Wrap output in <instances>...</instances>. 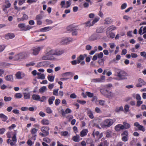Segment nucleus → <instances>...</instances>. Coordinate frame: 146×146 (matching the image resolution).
I'll return each mask as SVG.
<instances>
[{
  "mask_svg": "<svg viewBox=\"0 0 146 146\" xmlns=\"http://www.w3.org/2000/svg\"><path fill=\"white\" fill-rule=\"evenodd\" d=\"M64 53L63 50H57L50 49L47 48L44 52L45 54H48L50 56L52 55H60Z\"/></svg>",
  "mask_w": 146,
  "mask_h": 146,
  "instance_id": "obj_1",
  "label": "nucleus"
},
{
  "mask_svg": "<svg viewBox=\"0 0 146 146\" xmlns=\"http://www.w3.org/2000/svg\"><path fill=\"white\" fill-rule=\"evenodd\" d=\"M115 76L118 77V80H122L123 79H127L126 77L127 76V74L125 71L121 70H117L115 72Z\"/></svg>",
  "mask_w": 146,
  "mask_h": 146,
  "instance_id": "obj_2",
  "label": "nucleus"
},
{
  "mask_svg": "<svg viewBox=\"0 0 146 146\" xmlns=\"http://www.w3.org/2000/svg\"><path fill=\"white\" fill-rule=\"evenodd\" d=\"M100 91L101 94L106 98L111 99L113 97V94L110 91L106 89H101L100 90Z\"/></svg>",
  "mask_w": 146,
  "mask_h": 146,
  "instance_id": "obj_3",
  "label": "nucleus"
},
{
  "mask_svg": "<svg viewBox=\"0 0 146 146\" xmlns=\"http://www.w3.org/2000/svg\"><path fill=\"white\" fill-rule=\"evenodd\" d=\"M115 121L111 119H107L104 121V124L102 126V128H107L110 127L115 122Z\"/></svg>",
  "mask_w": 146,
  "mask_h": 146,
  "instance_id": "obj_4",
  "label": "nucleus"
},
{
  "mask_svg": "<svg viewBox=\"0 0 146 146\" xmlns=\"http://www.w3.org/2000/svg\"><path fill=\"white\" fill-rule=\"evenodd\" d=\"M49 128L47 126H43L41 129L42 133H39V135L42 137H44L48 135L49 134Z\"/></svg>",
  "mask_w": 146,
  "mask_h": 146,
  "instance_id": "obj_5",
  "label": "nucleus"
},
{
  "mask_svg": "<svg viewBox=\"0 0 146 146\" xmlns=\"http://www.w3.org/2000/svg\"><path fill=\"white\" fill-rule=\"evenodd\" d=\"M17 141V139L16 135L15 134L12 137V139H8L7 141V143L8 144H10L11 146H13L15 145Z\"/></svg>",
  "mask_w": 146,
  "mask_h": 146,
  "instance_id": "obj_6",
  "label": "nucleus"
},
{
  "mask_svg": "<svg viewBox=\"0 0 146 146\" xmlns=\"http://www.w3.org/2000/svg\"><path fill=\"white\" fill-rule=\"evenodd\" d=\"M25 53L24 52H21L15 55L14 57V59L15 60L20 61L25 58Z\"/></svg>",
  "mask_w": 146,
  "mask_h": 146,
  "instance_id": "obj_7",
  "label": "nucleus"
},
{
  "mask_svg": "<svg viewBox=\"0 0 146 146\" xmlns=\"http://www.w3.org/2000/svg\"><path fill=\"white\" fill-rule=\"evenodd\" d=\"M42 59L43 60H54L55 58L53 56H50L47 54H45V55L42 57Z\"/></svg>",
  "mask_w": 146,
  "mask_h": 146,
  "instance_id": "obj_8",
  "label": "nucleus"
},
{
  "mask_svg": "<svg viewBox=\"0 0 146 146\" xmlns=\"http://www.w3.org/2000/svg\"><path fill=\"white\" fill-rule=\"evenodd\" d=\"M134 125L137 127L138 129L139 130L143 132H144L145 130V128L143 126L140 125L137 122L135 123Z\"/></svg>",
  "mask_w": 146,
  "mask_h": 146,
  "instance_id": "obj_9",
  "label": "nucleus"
},
{
  "mask_svg": "<svg viewBox=\"0 0 146 146\" xmlns=\"http://www.w3.org/2000/svg\"><path fill=\"white\" fill-rule=\"evenodd\" d=\"M138 81L139 83L136 85L137 87H141L143 86L146 85V83L141 78H139Z\"/></svg>",
  "mask_w": 146,
  "mask_h": 146,
  "instance_id": "obj_10",
  "label": "nucleus"
},
{
  "mask_svg": "<svg viewBox=\"0 0 146 146\" xmlns=\"http://www.w3.org/2000/svg\"><path fill=\"white\" fill-rule=\"evenodd\" d=\"M104 140V138H102L101 139V142L100 143L98 146H108L109 143L107 140Z\"/></svg>",
  "mask_w": 146,
  "mask_h": 146,
  "instance_id": "obj_11",
  "label": "nucleus"
},
{
  "mask_svg": "<svg viewBox=\"0 0 146 146\" xmlns=\"http://www.w3.org/2000/svg\"><path fill=\"white\" fill-rule=\"evenodd\" d=\"M43 48V46L41 47H38L36 48H35L33 49V54L34 55H36Z\"/></svg>",
  "mask_w": 146,
  "mask_h": 146,
  "instance_id": "obj_12",
  "label": "nucleus"
},
{
  "mask_svg": "<svg viewBox=\"0 0 146 146\" xmlns=\"http://www.w3.org/2000/svg\"><path fill=\"white\" fill-rule=\"evenodd\" d=\"M15 37L14 34L11 33H8L5 35V39L9 40L12 39Z\"/></svg>",
  "mask_w": 146,
  "mask_h": 146,
  "instance_id": "obj_13",
  "label": "nucleus"
},
{
  "mask_svg": "<svg viewBox=\"0 0 146 146\" xmlns=\"http://www.w3.org/2000/svg\"><path fill=\"white\" fill-rule=\"evenodd\" d=\"M61 114L62 116L64 117L66 115V113H70L72 112V110L70 108H67L65 111L63 109L61 110Z\"/></svg>",
  "mask_w": 146,
  "mask_h": 146,
  "instance_id": "obj_14",
  "label": "nucleus"
},
{
  "mask_svg": "<svg viewBox=\"0 0 146 146\" xmlns=\"http://www.w3.org/2000/svg\"><path fill=\"white\" fill-rule=\"evenodd\" d=\"M38 130V129H36L35 128H32L30 131L31 134L33 135L32 137L35 138L34 139H35V138L36 136V133Z\"/></svg>",
  "mask_w": 146,
  "mask_h": 146,
  "instance_id": "obj_15",
  "label": "nucleus"
},
{
  "mask_svg": "<svg viewBox=\"0 0 146 146\" xmlns=\"http://www.w3.org/2000/svg\"><path fill=\"white\" fill-rule=\"evenodd\" d=\"M88 132V129H84L80 132V136L82 137H84L87 135Z\"/></svg>",
  "mask_w": 146,
  "mask_h": 146,
  "instance_id": "obj_16",
  "label": "nucleus"
},
{
  "mask_svg": "<svg viewBox=\"0 0 146 146\" xmlns=\"http://www.w3.org/2000/svg\"><path fill=\"white\" fill-rule=\"evenodd\" d=\"M106 35L108 38H113L115 36V34L110 31L108 32V31H106Z\"/></svg>",
  "mask_w": 146,
  "mask_h": 146,
  "instance_id": "obj_17",
  "label": "nucleus"
},
{
  "mask_svg": "<svg viewBox=\"0 0 146 146\" xmlns=\"http://www.w3.org/2000/svg\"><path fill=\"white\" fill-rule=\"evenodd\" d=\"M115 129L116 131H118L121 129H123L124 127L121 124H118L115 126Z\"/></svg>",
  "mask_w": 146,
  "mask_h": 146,
  "instance_id": "obj_18",
  "label": "nucleus"
},
{
  "mask_svg": "<svg viewBox=\"0 0 146 146\" xmlns=\"http://www.w3.org/2000/svg\"><path fill=\"white\" fill-rule=\"evenodd\" d=\"M87 56V55L86 54H84L83 55H80L79 57L77 58V59L80 61V62L81 61L83 60Z\"/></svg>",
  "mask_w": 146,
  "mask_h": 146,
  "instance_id": "obj_19",
  "label": "nucleus"
},
{
  "mask_svg": "<svg viewBox=\"0 0 146 146\" xmlns=\"http://www.w3.org/2000/svg\"><path fill=\"white\" fill-rule=\"evenodd\" d=\"M123 125L124 127V129H128L130 127V125L128 123H127L126 121H124L123 123Z\"/></svg>",
  "mask_w": 146,
  "mask_h": 146,
  "instance_id": "obj_20",
  "label": "nucleus"
},
{
  "mask_svg": "<svg viewBox=\"0 0 146 146\" xmlns=\"http://www.w3.org/2000/svg\"><path fill=\"white\" fill-rule=\"evenodd\" d=\"M0 118L3 121H6L8 119V117L3 113H0Z\"/></svg>",
  "mask_w": 146,
  "mask_h": 146,
  "instance_id": "obj_21",
  "label": "nucleus"
},
{
  "mask_svg": "<svg viewBox=\"0 0 146 146\" xmlns=\"http://www.w3.org/2000/svg\"><path fill=\"white\" fill-rule=\"evenodd\" d=\"M32 98L33 100L36 101H39L40 99V97L39 95L35 94H33L32 96Z\"/></svg>",
  "mask_w": 146,
  "mask_h": 146,
  "instance_id": "obj_22",
  "label": "nucleus"
},
{
  "mask_svg": "<svg viewBox=\"0 0 146 146\" xmlns=\"http://www.w3.org/2000/svg\"><path fill=\"white\" fill-rule=\"evenodd\" d=\"M41 123L43 125H48L50 123V121L48 119H43L41 121Z\"/></svg>",
  "mask_w": 146,
  "mask_h": 146,
  "instance_id": "obj_23",
  "label": "nucleus"
},
{
  "mask_svg": "<svg viewBox=\"0 0 146 146\" xmlns=\"http://www.w3.org/2000/svg\"><path fill=\"white\" fill-rule=\"evenodd\" d=\"M24 96V98L25 99H29L30 98L31 95L30 93L29 92L28 93H23Z\"/></svg>",
  "mask_w": 146,
  "mask_h": 146,
  "instance_id": "obj_24",
  "label": "nucleus"
},
{
  "mask_svg": "<svg viewBox=\"0 0 146 146\" xmlns=\"http://www.w3.org/2000/svg\"><path fill=\"white\" fill-rule=\"evenodd\" d=\"M52 29V27H45L40 29V31L41 32H46Z\"/></svg>",
  "mask_w": 146,
  "mask_h": 146,
  "instance_id": "obj_25",
  "label": "nucleus"
},
{
  "mask_svg": "<svg viewBox=\"0 0 146 146\" xmlns=\"http://www.w3.org/2000/svg\"><path fill=\"white\" fill-rule=\"evenodd\" d=\"M55 99V97L54 96L50 97L48 100V102L49 104L51 105L53 104V101Z\"/></svg>",
  "mask_w": 146,
  "mask_h": 146,
  "instance_id": "obj_26",
  "label": "nucleus"
},
{
  "mask_svg": "<svg viewBox=\"0 0 146 146\" xmlns=\"http://www.w3.org/2000/svg\"><path fill=\"white\" fill-rule=\"evenodd\" d=\"M5 78L7 81H11L13 80V76L12 75H8L6 76Z\"/></svg>",
  "mask_w": 146,
  "mask_h": 146,
  "instance_id": "obj_27",
  "label": "nucleus"
},
{
  "mask_svg": "<svg viewBox=\"0 0 146 146\" xmlns=\"http://www.w3.org/2000/svg\"><path fill=\"white\" fill-rule=\"evenodd\" d=\"M37 74L38 76V77L37 78L38 79H41L42 80H44V79L45 76L44 74H42L38 72Z\"/></svg>",
  "mask_w": 146,
  "mask_h": 146,
  "instance_id": "obj_28",
  "label": "nucleus"
},
{
  "mask_svg": "<svg viewBox=\"0 0 146 146\" xmlns=\"http://www.w3.org/2000/svg\"><path fill=\"white\" fill-rule=\"evenodd\" d=\"M74 74L71 72H66L63 73L62 74V76L63 77L67 76L70 75H71L72 76H73Z\"/></svg>",
  "mask_w": 146,
  "mask_h": 146,
  "instance_id": "obj_29",
  "label": "nucleus"
},
{
  "mask_svg": "<svg viewBox=\"0 0 146 146\" xmlns=\"http://www.w3.org/2000/svg\"><path fill=\"white\" fill-rule=\"evenodd\" d=\"M112 22V21L110 18H107L105 19V24H109Z\"/></svg>",
  "mask_w": 146,
  "mask_h": 146,
  "instance_id": "obj_30",
  "label": "nucleus"
},
{
  "mask_svg": "<svg viewBox=\"0 0 146 146\" xmlns=\"http://www.w3.org/2000/svg\"><path fill=\"white\" fill-rule=\"evenodd\" d=\"M87 115L91 119H93L94 118V116L92 111L90 110H88L87 112Z\"/></svg>",
  "mask_w": 146,
  "mask_h": 146,
  "instance_id": "obj_31",
  "label": "nucleus"
},
{
  "mask_svg": "<svg viewBox=\"0 0 146 146\" xmlns=\"http://www.w3.org/2000/svg\"><path fill=\"white\" fill-rule=\"evenodd\" d=\"M15 76L18 79H21L23 77L21 76V74L20 72H17L15 74Z\"/></svg>",
  "mask_w": 146,
  "mask_h": 146,
  "instance_id": "obj_32",
  "label": "nucleus"
},
{
  "mask_svg": "<svg viewBox=\"0 0 146 146\" xmlns=\"http://www.w3.org/2000/svg\"><path fill=\"white\" fill-rule=\"evenodd\" d=\"M123 108L122 106H120L119 107H116L115 111L116 112H118L120 111H123Z\"/></svg>",
  "mask_w": 146,
  "mask_h": 146,
  "instance_id": "obj_33",
  "label": "nucleus"
},
{
  "mask_svg": "<svg viewBox=\"0 0 146 146\" xmlns=\"http://www.w3.org/2000/svg\"><path fill=\"white\" fill-rule=\"evenodd\" d=\"M111 131L109 130H108L106 133V136L107 137H109L111 135Z\"/></svg>",
  "mask_w": 146,
  "mask_h": 146,
  "instance_id": "obj_34",
  "label": "nucleus"
},
{
  "mask_svg": "<svg viewBox=\"0 0 146 146\" xmlns=\"http://www.w3.org/2000/svg\"><path fill=\"white\" fill-rule=\"evenodd\" d=\"M32 28V27L28 25L27 26H25V28L23 29L21 31H26Z\"/></svg>",
  "mask_w": 146,
  "mask_h": 146,
  "instance_id": "obj_35",
  "label": "nucleus"
},
{
  "mask_svg": "<svg viewBox=\"0 0 146 146\" xmlns=\"http://www.w3.org/2000/svg\"><path fill=\"white\" fill-rule=\"evenodd\" d=\"M116 29V27L115 26H111L108 28L107 31L111 32L113 30H115Z\"/></svg>",
  "mask_w": 146,
  "mask_h": 146,
  "instance_id": "obj_36",
  "label": "nucleus"
},
{
  "mask_svg": "<svg viewBox=\"0 0 146 146\" xmlns=\"http://www.w3.org/2000/svg\"><path fill=\"white\" fill-rule=\"evenodd\" d=\"M69 38H65L64 39L62 42H61L62 44H67L70 40Z\"/></svg>",
  "mask_w": 146,
  "mask_h": 146,
  "instance_id": "obj_37",
  "label": "nucleus"
},
{
  "mask_svg": "<svg viewBox=\"0 0 146 146\" xmlns=\"http://www.w3.org/2000/svg\"><path fill=\"white\" fill-rule=\"evenodd\" d=\"M79 136L78 135L74 136L72 138L73 140L75 142L79 141Z\"/></svg>",
  "mask_w": 146,
  "mask_h": 146,
  "instance_id": "obj_38",
  "label": "nucleus"
},
{
  "mask_svg": "<svg viewBox=\"0 0 146 146\" xmlns=\"http://www.w3.org/2000/svg\"><path fill=\"white\" fill-rule=\"evenodd\" d=\"M46 90V87L45 86H44L39 89V92L40 93H42L45 92Z\"/></svg>",
  "mask_w": 146,
  "mask_h": 146,
  "instance_id": "obj_39",
  "label": "nucleus"
},
{
  "mask_svg": "<svg viewBox=\"0 0 146 146\" xmlns=\"http://www.w3.org/2000/svg\"><path fill=\"white\" fill-rule=\"evenodd\" d=\"M22 97V94L20 93H16L15 95V98L20 99Z\"/></svg>",
  "mask_w": 146,
  "mask_h": 146,
  "instance_id": "obj_40",
  "label": "nucleus"
},
{
  "mask_svg": "<svg viewBox=\"0 0 146 146\" xmlns=\"http://www.w3.org/2000/svg\"><path fill=\"white\" fill-rule=\"evenodd\" d=\"M46 62H39L37 65L38 67L44 66Z\"/></svg>",
  "mask_w": 146,
  "mask_h": 146,
  "instance_id": "obj_41",
  "label": "nucleus"
},
{
  "mask_svg": "<svg viewBox=\"0 0 146 146\" xmlns=\"http://www.w3.org/2000/svg\"><path fill=\"white\" fill-rule=\"evenodd\" d=\"M80 63V61L79 60H74L73 61H72L71 62V64L72 65H75L77 64H79Z\"/></svg>",
  "mask_w": 146,
  "mask_h": 146,
  "instance_id": "obj_42",
  "label": "nucleus"
},
{
  "mask_svg": "<svg viewBox=\"0 0 146 146\" xmlns=\"http://www.w3.org/2000/svg\"><path fill=\"white\" fill-rule=\"evenodd\" d=\"M12 98L11 97L5 96L4 97V100L5 102H9L11 100Z\"/></svg>",
  "mask_w": 146,
  "mask_h": 146,
  "instance_id": "obj_43",
  "label": "nucleus"
},
{
  "mask_svg": "<svg viewBox=\"0 0 146 146\" xmlns=\"http://www.w3.org/2000/svg\"><path fill=\"white\" fill-rule=\"evenodd\" d=\"M48 80L51 82H52L54 81V77L53 76L48 75L47 77Z\"/></svg>",
  "mask_w": 146,
  "mask_h": 146,
  "instance_id": "obj_44",
  "label": "nucleus"
},
{
  "mask_svg": "<svg viewBox=\"0 0 146 146\" xmlns=\"http://www.w3.org/2000/svg\"><path fill=\"white\" fill-rule=\"evenodd\" d=\"M86 94L88 97L90 98H92L94 96V94L93 93H91L89 92H86Z\"/></svg>",
  "mask_w": 146,
  "mask_h": 146,
  "instance_id": "obj_45",
  "label": "nucleus"
},
{
  "mask_svg": "<svg viewBox=\"0 0 146 146\" xmlns=\"http://www.w3.org/2000/svg\"><path fill=\"white\" fill-rule=\"evenodd\" d=\"M95 130H94L92 134L94 138H95V135L96 136H98L100 134L99 132L98 131H96L95 133Z\"/></svg>",
  "mask_w": 146,
  "mask_h": 146,
  "instance_id": "obj_46",
  "label": "nucleus"
},
{
  "mask_svg": "<svg viewBox=\"0 0 146 146\" xmlns=\"http://www.w3.org/2000/svg\"><path fill=\"white\" fill-rule=\"evenodd\" d=\"M104 31V29L101 28L100 27L98 28L96 30V32L97 33H102Z\"/></svg>",
  "mask_w": 146,
  "mask_h": 146,
  "instance_id": "obj_47",
  "label": "nucleus"
},
{
  "mask_svg": "<svg viewBox=\"0 0 146 146\" xmlns=\"http://www.w3.org/2000/svg\"><path fill=\"white\" fill-rule=\"evenodd\" d=\"M67 29L68 31H72L74 29V27H73L72 25H70L68 26Z\"/></svg>",
  "mask_w": 146,
  "mask_h": 146,
  "instance_id": "obj_48",
  "label": "nucleus"
},
{
  "mask_svg": "<svg viewBox=\"0 0 146 146\" xmlns=\"http://www.w3.org/2000/svg\"><path fill=\"white\" fill-rule=\"evenodd\" d=\"M100 19V18L98 17H97L94 19L92 22L93 25L96 22H97Z\"/></svg>",
  "mask_w": 146,
  "mask_h": 146,
  "instance_id": "obj_49",
  "label": "nucleus"
},
{
  "mask_svg": "<svg viewBox=\"0 0 146 146\" xmlns=\"http://www.w3.org/2000/svg\"><path fill=\"white\" fill-rule=\"evenodd\" d=\"M25 23H20L18 24V27L21 29V30L25 28Z\"/></svg>",
  "mask_w": 146,
  "mask_h": 146,
  "instance_id": "obj_50",
  "label": "nucleus"
},
{
  "mask_svg": "<svg viewBox=\"0 0 146 146\" xmlns=\"http://www.w3.org/2000/svg\"><path fill=\"white\" fill-rule=\"evenodd\" d=\"M59 89H54L53 92V94L54 95L57 96L58 95V91Z\"/></svg>",
  "mask_w": 146,
  "mask_h": 146,
  "instance_id": "obj_51",
  "label": "nucleus"
},
{
  "mask_svg": "<svg viewBox=\"0 0 146 146\" xmlns=\"http://www.w3.org/2000/svg\"><path fill=\"white\" fill-rule=\"evenodd\" d=\"M5 3L6 4V5L5 6L9 8L11 5V4L9 2V1L8 0H6L5 1Z\"/></svg>",
  "mask_w": 146,
  "mask_h": 146,
  "instance_id": "obj_52",
  "label": "nucleus"
},
{
  "mask_svg": "<svg viewBox=\"0 0 146 146\" xmlns=\"http://www.w3.org/2000/svg\"><path fill=\"white\" fill-rule=\"evenodd\" d=\"M77 102L82 105H84L86 103V102L85 100H77Z\"/></svg>",
  "mask_w": 146,
  "mask_h": 146,
  "instance_id": "obj_53",
  "label": "nucleus"
},
{
  "mask_svg": "<svg viewBox=\"0 0 146 146\" xmlns=\"http://www.w3.org/2000/svg\"><path fill=\"white\" fill-rule=\"evenodd\" d=\"M98 58L100 59H102L103 56V54L102 52H100L99 54H97Z\"/></svg>",
  "mask_w": 146,
  "mask_h": 146,
  "instance_id": "obj_54",
  "label": "nucleus"
},
{
  "mask_svg": "<svg viewBox=\"0 0 146 146\" xmlns=\"http://www.w3.org/2000/svg\"><path fill=\"white\" fill-rule=\"evenodd\" d=\"M22 19H23V20H26L28 19V16L25 14H24L23 17H22Z\"/></svg>",
  "mask_w": 146,
  "mask_h": 146,
  "instance_id": "obj_55",
  "label": "nucleus"
},
{
  "mask_svg": "<svg viewBox=\"0 0 146 146\" xmlns=\"http://www.w3.org/2000/svg\"><path fill=\"white\" fill-rule=\"evenodd\" d=\"M60 100L59 99H56L55 102V104L56 106H58L60 103Z\"/></svg>",
  "mask_w": 146,
  "mask_h": 146,
  "instance_id": "obj_56",
  "label": "nucleus"
},
{
  "mask_svg": "<svg viewBox=\"0 0 146 146\" xmlns=\"http://www.w3.org/2000/svg\"><path fill=\"white\" fill-rule=\"evenodd\" d=\"M42 18V16L41 14L37 15L36 17V20H40Z\"/></svg>",
  "mask_w": 146,
  "mask_h": 146,
  "instance_id": "obj_57",
  "label": "nucleus"
},
{
  "mask_svg": "<svg viewBox=\"0 0 146 146\" xmlns=\"http://www.w3.org/2000/svg\"><path fill=\"white\" fill-rule=\"evenodd\" d=\"M86 27H90L93 26V24L91 23L90 21H88L85 23Z\"/></svg>",
  "mask_w": 146,
  "mask_h": 146,
  "instance_id": "obj_58",
  "label": "nucleus"
},
{
  "mask_svg": "<svg viewBox=\"0 0 146 146\" xmlns=\"http://www.w3.org/2000/svg\"><path fill=\"white\" fill-rule=\"evenodd\" d=\"M128 136H123L122 138V140L124 142L127 141L128 140Z\"/></svg>",
  "mask_w": 146,
  "mask_h": 146,
  "instance_id": "obj_59",
  "label": "nucleus"
},
{
  "mask_svg": "<svg viewBox=\"0 0 146 146\" xmlns=\"http://www.w3.org/2000/svg\"><path fill=\"white\" fill-rule=\"evenodd\" d=\"M46 112L49 114L51 113L52 112V110L50 107H47L46 109Z\"/></svg>",
  "mask_w": 146,
  "mask_h": 146,
  "instance_id": "obj_60",
  "label": "nucleus"
},
{
  "mask_svg": "<svg viewBox=\"0 0 146 146\" xmlns=\"http://www.w3.org/2000/svg\"><path fill=\"white\" fill-rule=\"evenodd\" d=\"M127 5L126 3H124L123 4L121 7V9H125L127 7Z\"/></svg>",
  "mask_w": 146,
  "mask_h": 146,
  "instance_id": "obj_61",
  "label": "nucleus"
},
{
  "mask_svg": "<svg viewBox=\"0 0 146 146\" xmlns=\"http://www.w3.org/2000/svg\"><path fill=\"white\" fill-rule=\"evenodd\" d=\"M26 0H18V4L19 5H23L25 2Z\"/></svg>",
  "mask_w": 146,
  "mask_h": 146,
  "instance_id": "obj_62",
  "label": "nucleus"
},
{
  "mask_svg": "<svg viewBox=\"0 0 146 146\" xmlns=\"http://www.w3.org/2000/svg\"><path fill=\"white\" fill-rule=\"evenodd\" d=\"M104 60L103 59H100L98 61V63L100 65H102L104 64Z\"/></svg>",
  "mask_w": 146,
  "mask_h": 146,
  "instance_id": "obj_63",
  "label": "nucleus"
},
{
  "mask_svg": "<svg viewBox=\"0 0 146 146\" xmlns=\"http://www.w3.org/2000/svg\"><path fill=\"white\" fill-rule=\"evenodd\" d=\"M27 143L29 146H31L33 144L32 141L30 139L28 140Z\"/></svg>",
  "mask_w": 146,
  "mask_h": 146,
  "instance_id": "obj_64",
  "label": "nucleus"
}]
</instances>
